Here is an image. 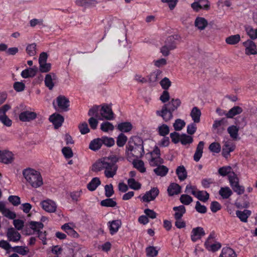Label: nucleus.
Instances as JSON below:
<instances>
[{
  "mask_svg": "<svg viewBox=\"0 0 257 257\" xmlns=\"http://www.w3.org/2000/svg\"><path fill=\"white\" fill-rule=\"evenodd\" d=\"M209 149L212 152L218 153L221 150V146L218 143H212L210 145Z\"/></svg>",
  "mask_w": 257,
  "mask_h": 257,
  "instance_id": "69168bd1",
  "label": "nucleus"
},
{
  "mask_svg": "<svg viewBox=\"0 0 257 257\" xmlns=\"http://www.w3.org/2000/svg\"><path fill=\"white\" fill-rule=\"evenodd\" d=\"M15 160V155L8 150H0V162L5 164H12Z\"/></svg>",
  "mask_w": 257,
  "mask_h": 257,
  "instance_id": "423d86ee",
  "label": "nucleus"
},
{
  "mask_svg": "<svg viewBox=\"0 0 257 257\" xmlns=\"http://www.w3.org/2000/svg\"><path fill=\"white\" fill-rule=\"evenodd\" d=\"M219 257H236L234 250L230 247H223Z\"/></svg>",
  "mask_w": 257,
  "mask_h": 257,
  "instance_id": "f704fd0d",
  "label": "nucleus"
},
{
  "mask_svg": "<svg viewBox=\"0 0 257 257\" xmlns=\"http://www.w3.org/2000/svg\"><path fill=\"white\" fill-rule=\"evenodd\" d=\"M100 204L102 206L113 207L116 205V202L112 199L108 198L102 200Z\"/></svg>",
  "mask_w": 257,
  "mask_h": 257,
  "instance_id": "6e6d98bb",
  "label": "nucleus"
},
{
  "mask_svg": "<svg viewBox=\"0 0 257 257\" xmlns=\"http://www.w3.org/2000/svg\"><path fill=\"white\" fill-rule=\"evenodd\" d=\"M173 210L175 212L174 214L175 219H181L186 212L185 207L183 205L174 207Z\"/></svg>",
  "mask_w": 257,
  "mask_h": 257,
  "instance_id": "7c9ffc66",
  "label": "nucleus"
},
{
  "mask_svg": "<svg viewBox=\"0 0 257 257\" xmlns=\"http://www.w3.org/2000/svg\"><path fill=\"white\" fill-rule=\"evenodd\" d=\"M22 175L29 186L33 188H38L43 184V179L41 173L32 168L28 167L24 169Z\"/></svg>",
  "mask_w": 257,
  "mask_h": 257,
  "instance_id": "7ed1b4c3",
  "label": "nucleus"
},
{
  "mask_svg": "<svg viewBox=\"0 0 257 257\" xmlns=\"http://www.w3.org/2000/svg\"><path fill=\"white\" fill-rule=\"evenodd\" d=\"M156 114L161 116L163 119L167 122L172 119L173 115V112L169 109L167 105H163L161 110H157Z\"/></svg>",
  "mask_w": 257,
  "mask_h": 257,
  "instance_id": "6e6552de",
  "label": "nucleus"
},
{
  "mask_svg": "<svg viewBox=\"0 0 257 257\" xmlns=\"http://www.w3.org/2000/svg\"><path fill=\"white\" fill-rule=\"evenodd\" d=\"M245 31L248 35V36L251 39H255L257 38V35H256V30L255 29H253L252 27L250 26H248L245 28Z\"/></svg>",
  "mask_w": 257,
  "mask_h": 257,
  "instance_id": "e2e57ef3",
  "label": "nucleus"
},
{
  "mask_svg": "<svg viewBox=\"0 0 257 257\" xmlns=\"http://www.w3.org/2000/svg\"><path fill=\"white\" fill-rule=\"evenodd\" d=\"M75 225L72 222L65 223L61 226V229L69 235L73 237H78L79 234L74 230Z\"/></svg>",
  "mask_w": 257,
  "mask_h": 257,
  "instance_id": "dca6fc26",
  "label": "nucleus"
},
{
  "mask_svg": "<svg viewBox=\"0 0 257 257\" xmlns=\"http://www.w3.org/2000/svg\"><path fill=\"white\" fill-rule=\"evenodd\" d=\"M228 180L231 187L239 183V179L234 172H232L228 175Z\"/></svg>",
  "mask_w": 257,
  "mask_h": 257,
  "instance_id": "864d4df0",
  "label": "nucleus"
},
{
  "mask_svg": "<svg viewBox=\"0 0 257 257\" xmlns=\"http://www.w3.org/2000/svg\"><path fill=\"white\" fill-rule=\"evenodd\" d=\"M181 186L176 183L171 184L168 188L167 191L169 196L177 195L181 192Z\"/></svg>",
  "mask_w": 257,
  "mask_h": 257,
  "instance_id": "c85d7f7f",
  "label": "nucleus"
},
{
  "mask_svg": "<svg viewBox=\"0 0 257 257\" xmlns=\"http://www.w3.org/2000/svg\"><path fill=\"white\" fill-rule=\"evenodd\" d=\"M57 79V77L55 73H50L47 74L45 76L44 80L45 86L50 90H52L54 86Z\"/></svg>",
  "mask_w": 257,
  "mask_h": 257,
  "instance_id": "2eb2a0df",
  "label": "nucleus"
},
{
  "mask_svg": "<svg viewBox=\"0 0 257 257\" xmlns=\"http://www.w3.org/2000/svg\"><path fill=\"white\" fill-rule=\"evenodd\" d=\"M56 103L57 108L63 111H67L69 106V101L68 98L63 95H60L56 98Z\"/></svg>",
  "mask_w": 257,
  "mask_h": 257,
  "instance_id": "9d476101",
  "label": "nucleus"
},
{
  "mask_svg": "<svg viewBox=\"0 0 257 257\" xmlns=\"http://www.w3.org/2000/svg\"><path fill=\"white\" fill-rule=\"evenodd\" d=\"M149 163L152 166H159L163 163V160L160 156H153L152 157Z\"/></svg>",
  "mask_w": 257,
  "mask_h": 257,
  "instance_id": "3c124183",
  "label": "nucleus"
},
{
  "mask_svg": "<svg viewBox=\"0 0 257 257\" xmlns=\"http://www.w3.org/2000/svg\"><path fill=\"white\" fill-rule=\"evenodd\" d=\"M154 172L158 176H165L168 172V169L165 166L160 165L154 170Z\"/></svg>",
  "mask_w": 257,
  "mask_h": 257,
  "instance_id": "58836bf2",
  "label": "nucleus"
},
{
  "mask_svg": "<svg viewBox=\"0 0 257 257\" xmlns=\"http://www.w3.org/2000/svg\"><path fill=\"white\" fill-rule=\"evenodd\" d=\"M128 187L135 190H138L141 188V184L137 181L134 178H130L127 180Z\"/></svg>",
  "mask_w": 257,
  "mask_h": 257,
  "instance_id": "37998d69",
  "label": "nucleus"
},
{
  "mask_svg": "<svg viewBox=\"0 0 257 257\" xmlns=\"http://www.w3.org/2000/svg\"><path fill=\"white\" fill-rule=\"evenodd\" d=\"M243 45L245 47V53L246 54L249 55L257 54V49L255 44L251 40H247L243 42Z\"/></svg>",
  "mask_w": 257,
  "mask_h": 257,
  "instance_id": "f8f14e48",
  "label": "nucleus"
},
{
  "mask_svg": "<svg viewBox=\"0 0 257 257\" xmlns=\"http://www.w3.org/2000/svg\"><path fill=\"white\" fill-rule=\"evenodd\" d=\"M26 52L31 56H35L37 53L36 44L32 43L28 45L26 48Z\"/></svg>",
  "mask_w": 257,
  "mask_h": 257,
  "instance_id": "5fc2aeb1",
  "label": "nucleus"
},
{
  "mask_svg": "<svg viewBox=\"0 0 257 257\" xmlns=\"http://www.w3.org/2000/svg\"><path fill=\"white\" fill-rule=\"evenodd\" d=\"M194 25L198 30H204L208 26V21L203 17H197L195 20Z\"/></svg>",
  "mask_w": 257,
  "mask_h": 257,
  "instance_id": "412c9836",
  "label": "nucleus"
},
{
  "mask_svg": "<svg viewBox=\"0 0 257 257\" xmlns=\"http://www.w3.org/2000/svg\"><path fill=\"white\" fill-rule=\"evenodd\" d=\"M62 153L66 159H70L73 156L72 149L69 147H64L62 149Z\"/></svg>",
  "mask_w": 257,
  "mask_h": 257,
  "instance_id": "680f3d73",
  "label": "nucleus"
},
{
  "mask_svg": "<svg viewBox=\"0 0 257 257\" xmlns=\"http://www.w3.org/2000/svg\"><path fill=\"white\" fill-rule=\"evenodd\" d=\"M180 200L182 204L188 205L193 201V198L187 194H183L180 196Z\"/></svg>",
  "mask_w": 257,
  "mask_h": 257,
  "instance_id": "13d9d810",
  "label": "nucleus"
},
{
  "mask_svg": "<svg viewBox=\"0 0 257 257\" xmlns=\"http://www.w3.org/2000/svg\"><path fill=\"white\" fill-rule=\"evenodd\" d=\"M100 114L102 118L99 119H106L107 120H112L114 118V113L110 106L105 105H103L100 110Z\"/></svg>",
  "mask_w": 257,
  "mask_h": 257,
  "instance_id": "9b49d317",
  "label": "nucleus"
},
{
  "mask_svg": "<svg viewBox=\"0 0 257 257\" xmlns=\"http://www.w3.org/2000/svg\"><path fill=\"white\" fill-rule=\"evenodd\" d=\"M38 71L36 66L26 69L21 72V76L24 78L34 77Z\"/></svg>",
  "mask_w": 257,
  "mask_h": 257,
  "instance_id": "b1692460",
  "label": "nucleus"
},
{
  "mask_svg": "<svg viewBox=\"0 0 257 257\" xmlns=\"http://www.w3.org/2000/svg\"><path fill=\"white\" fill-rule=\"evenodd\" d=\"M238 131V127L233 125L230 126L227 128V132L229 134L230 137L234 140L237 138Z\"/></svg>",
  "mask_w": 257,
  "mask_h": 257,
  "instance_id": "a19ab883",
  "label": "nucleus"
},
{
  "mask_svg": "<svg viewBox=\"0 0 257 257\" xmlns=\"http://www.w3.org/2000/svg\"><path fill=\"white\" fill-rule=\"evenodd\" d=\"M100 129L104 132L108 133L114 130V126L111 123L108 121H105L101 124Z\"/></svg>",
  "mask_w": 257,
  "mask_h": 257,
  "instance_id": "09e8293b",
  "label": "nucleus"
},
{
  "mask_svg": "<svg viewBox=\"0 0 257 257\" xmlns=\"http://www.w3.org/2000/svg\"><path fill=\"white\" fill-rule=\"evenodd\" d=\"M120 158L116 155H110L97 161L93 165L92 170L98 172L104 169V174L107 178H112L116 173L117 166L116 163Z\"/></svg>",
  "mask_w": 257,
  "mask_h": 257,
  "instance_id": "f257e3e1",
  "label": "nucleus"
},
{
  "mask_svg": "<svg viewBox=\"0 0 257 257\" xmlns=\"http://www.w3.org/2000/svg\"><path fill=\"white\" fill-rule=\"evenodd\" d=\"M7 236L10 241L15 242L19 241L21 237L20 233L14 228H10L8 229Z\"/></svg>",
  "mask_w": 257,
  "mask_h": 257,
  "instance_id": "f3484780",
  "label": "nucleus"
},
{
  "mask_svg": "<svg viewBox=\"0 0 257 257\" xmlns=\"http://www.w3.org/2000/svg\"><path fill=\"white\" fill-rule=\"evenodd\" d=\"M200 201L206 202L209 199V195L206 191H198L194 195Z\"/></svg>",
  "mask_w": 257,
  "mask_h": 257,
  "instance_id": "ea45409f",
  "label": "nucleus"
},
{
  "mask_svg": "<svg viewBox=\"0 0 257 257\" xmlns=\"http://www.w3.org/2000/svg\"><path fill=\"white\" fill-rule=\"evenodd\" d=\"M251 212L249 210L244 209L242 211L237 210L236 211V216L243 222H247L248 217L251 215Z\"/></svg>",
  "mask_w": 257,
  "mask_h": 257,
  "instance_id": "aec40b11",
  "label": "nucleus"
},
{
  "mask_svg": "<svg viewBox=\"0 0 257 257\" xmlns=\"http://www.w3.org/2000/svg\"><path fill=\"white\" fill-rule=\"evenodd\" d=\"M193 138L186 134L181 135L180 142L183 145H189L193 142Z\"/></svg>",
  "mask_w": 257,
  "mask_h": 257,
  "instance_id": "603ef678",
  "label": "nucleus"
},
{
  "mask_svg": "<svg viewBox=\"0 0 257 257\" xmlns=\"http://www.w3.org/2000/svg\"><path fill=\"white\" fill-rule=\"evenodd\" d=\"M100 181L97 177L93 178L91 181L88 184L87 188L89 190L93 191L95 190L97 187L100 185Z\"/></svg>",
  "mask_w": 257,
  "mask_h": 257,
  "instance_id": "4c0bfd02",
  "label": "nucleus"
},
{
  "mask_svg": "<svg viewBox=\"0 0 257 257\" xmlns=\"http://www.w3.org/2000/svg\"><path fill=\"white\" fill-rule=\"evenodd\" d=\"M159 134L162 136H165L169 133V127L165 124L159 125L157 128Z\"/></svg>",
  "mask_w": 257,
  "mask_h": 257,
  "instance_id": "de8ad7c7",
  "label": "nucleus"
},
{
  "mask_svg": "<svg viewBox=\"0 0 257 257\" xmlns=\"http://www.w3.org/2000/svg\"><path fill=\"white\" fill-rule=\"evenodd\" d=\"M144 153L143 141L139 138H136L133 142L130 141L125 147V155L130 162L135 158L142 157Z\"/></svg>",
  "mask_w": 257,
  "mask_h": 257,
  "instance_id": "f03ea898",
  "label": "nucleus"
},
{
  "mask_svg": "<svg viewBox=\"0 0 257 257\" xmlns=\"http://www.w3.org/2000/svg\"><path fill=\"white\" fill-rule=\"evenodd\" d=\"M51 68V64L49 63H47V62L39 63V70L42 73H46L49 72Z\"/></svg>",
  "mask_w": 257,
  "mask_h": 257,
  "instance_id": "bf43d9fd",
  "label": "nucleus"
},
{
  "mask_svg": "<svg viewBox=\"0 0 257 257\" xmlns=\"http://www.w3.org/2000/svg\"><path fill=\"white\" fill-rule=\"evenodd\" d=\"M102 142L101 138L94 139L90 143L89 148L93 151H97L101 148Z\"/></svg>",
  "mask_w": 257,
  "mask_h": 257,
  "instance_id": "473e14b6",
  "label": "nucleus"
},
{
  "mask_svg": "<svg viewBox=\"0 0 257 257\" xmlns=\"http://www.w3.org/2000/svg\"><path fill=\"white\" fill-rule=\"evenodd\" d=\"M232 168L230 166H224L219 169L218 173L222 176H225L231 173Z\"/></svg>",
  "mask_w": 257,
  "mask_h": 257,
  "instance_id": "052dcab7",
  "label": "nucleus"
},
{
  "mask_svg": "<svg viewBox=\"0 0 257 257\" xmlns=\"http://www.w3.org/2000/svg\"><path fill=\"white\" fill-rule=\"evenodd\" d=\"M235 149V146L230 141L225 142L222 149V155L225 157L227 158L229 155L230 152L234 151Z\"/></svg>",
  "mask_w": 257,
  "mask_h": 257,
  "instance_id": "4be33fe9",
  "label": "nucleus"
},
{
  "mask_svg": "<svg viewBox=\"0 0 257 257\" xmlns=\"http://www.w3.org/2000/svg\"><path fill=\"white\" fill-rule=\"evenodd\" d=\"M205 235L203 228L201 227L193 228L191 232V238L192 241L195 242Z\"/></svg>",
  "mask_w": 257,
  "mask_h": 257,
  "instance_id": "ddd939ff",
  "label": "nucleus"
},
{
  "mask_svg": "<svg viewBox=\"0 0 257 257\" xmlns=\"http://www.w3.org/2000/svg\"><path fill=\"white\" fill-rule=\"evenodd\" d=\"M159 190L156 187L152 188L150 191H147L141 198L143 202H149L154 200L159 195Z\"/></svg>",
  "mask_w": 257,
  "mask_h": 257,
  "instance_id": "1a4fd4ad",
  "label": "nucleus"
},
{
  "mask_svg": "<svg viewBox=\"0 0 257 257\" xmlns=\"http://www.w3.org/2000/svg\"><path fill=\"white\" fill-rule=\"evenodd\" d=\"M29 226L31 229L33 230V233H27V235H30L32 234L38 233L40 232V230L44 227V225L40 222L36 221H31L29 223Z\"/></svg>",
  "mask_w": 257,
  "mask_h": 257,
  "instance_id": "a878e982",
  "label": "nucleus"
},
{
  "mask_svg": "<svg viewBox=\"0 0 257 257\" xmlns=\"http://www.w3.org/2000/svg\"><path fill=\"white\" fill-rule=\"evenodd\" d=\"M185 122L180 118L177 119L173 124V126L175 131H179L185 126Z\"/></svg>",
  "mask_w": 257,
  "mask_h": 257,
  "instance_id": "8fccbe9b",
  "label": "nucleus"
},
{
  "mask_svg": "<svg viewBox=\"0 0 257 257\" xmlns=\"http://www.w3.org/2000/svg\"><path fill=\"white\" fill-rule=\"evenodd\" d=\"M133 167L142 173L146 171L144 162L138 158L132 160Z\"/></svg>",
  "mask_w": 257,
  "mask_h": 257,
  "instance_id": "393cba45",
  "label": "nucleus"
},
{
  "mask_svg": "<svg viewBox=\"0 0 257 257\" xmlns=\"http://www.w3.org/2000/svg\"><path fill=\"white\" fill-rule=\"evenodd\" d=\"M176 173L180 181L185 180L187 177V173L186 169L183 166H180L177 167Z\"/></svg>",
  "mask_w": 257,
  "mask_h": 257,
  "instance_id": "2f4dec72",
  "label": "nucleus"
},
{
  "mask_svg": "<svg viewBox=\"0 0 257 257\" xmlns=\"http://www.w3.org/2000/svg\"><path fill=\"white\" fill-rule=\"evenodd\" d=\"M201 114L200 110L197 107H194L192 108L190 115L194 122L198 123L200 122Z\"/></svg>",
  "mask_w": 257,
  "mask_h": 257,
  "instance_id": "72a5a7b5",
  "label": "nucleus"
},
{
  "mask_svg": "<svg viewBox=\"0 0 257 257\" xmlns=\"http://www.w3.org/2000/svg\"><path fill=\"white\" fill-rule=\"evenodd\" d=\"M181 104V100L178 99H172L168 103L164 104L167 105L169 109L173 112L176 110Z\"/></svg>",
  "mask_w": 257,
  "mask_h": 257,
  "instance_id": "c756f323",
  "label": "nucleus"
},
{
  "mask_svg": "<svg viewBox=\"0 0 257 257\" xmlns=\"http://www.w3.org/2000/svg\"><path fill=\"white\" fill-rule=\"evenodd\" d=\"M159 248L154 246H149L146 248V255L148 257H156L158 254Z\"/></svg>",
  "mask_w": 257,
  "mask_h": 257,
  "instance_id": "c9c22d12",
  "label": "nucleus"
},
{
  "mask_svg": "<svg viewBox=\"0 0 257 257\" xmlns=\"http://www.w3.org/2000/svg\"><path fill=\"white\" fill-rule=\"evenodd\" d=\"M77 5L83 7H88L96 5L97 2L95 0H76Z\"/></svg>",
  "mask_w": 257,
  "mask_h": 257,
  "instance_id": "a18cd8bd",
  "label": "nucleus"
},
{
  "mask_svg": "<svg viewBox=\"0 0 257 257\" xmlns=\"http://www.w3.org/2000/svg\"><path fill=\"white\" fill-rule=\"evenodd\" d=\"M102 143L105 146L110 147L114 145L115 141L112 138L103 137L101 138Z\"/></svg>",
  "mask_w": 257,
  "mask_h": 257,
  "instance_id": "4d7b16f0",
  "label": "nucleus"
},
{
  "mask_svg": "<svg viewBox=\"0 0 257 257\" xmlns=\"http://www.w3.org/2000/svg\"><path fill=\"white\" fill-rule=\"evenodd\" d=\"M204 145V143L203 141H200L198 143L193 157L195 161L198 162L201 158L203 154Z\"/></svg>",
  "mask_w": 257,
  "mask_h": 257,
  "instance_id": "cd10ccee",
  "label": "nucleus"
},
{
  "mask_svg": "<svg viewBox=\"0 0 257 257\" xmlns=\"http://www.w3.org/2000/svg\"><path fill=\"white\" fill-rule=\"evenodd\" d=\"M116 127L118 130L122 133H128L133 129L132 124L127 121L119 123Z\"/></svg>",
  "mask_w": 257,
  "mask_h": 257,
  "instance_id": "bb28decb",
  "label": "nucleus"
},
{
  "mask_svg": "<svg viewBox=\"0 0 257 257\" xmlns=\"http://www.w3.org/2000/svg\"><path fill=\"white\" fill-rule=\"evenodd\" d=\"M8 200L14 206H18L21 204L20 198L18 196H10Z\"/></svg>",
  "mask_w": 257,
  "mask_h": 257,
  "instance_id": "774afa93",
  "label": "nucleus"
},
{
  "mask_svg": "<svg viewBox=\"0 0 257 257\" xmlns=\"http://www.w3.org/2000/svg\"><path fill=\"white\" fill-rule=\"evenodd\" d=\"M108 224L110 233L112 235L118 231L121 226V222L119 220H115L109 221Z\"/></svg>",
  "mask_w": 257,
  "mask_h": 257,
  "instance_id": "5701e85b",
  "label": "nucleus"
},
{
  "mask_svg": "<svg viewBox=\"0 0 257 257\" xmlns=\"http://www.w3.org/2000/svg\"><path fill=\"white\" fill-rule=\"evenodd\" d=\"M49 120L53 123L55 127L57 128L62 125L64 118L59 114L54 113L50 116Z\"/></svg>",
  "mask_w": 257,
  "mask_h": 257,
  "instance_id": "6ab92c4d",
  "label": "nucleus"
},
{
  "mask_svg": "<svg viewBox=\"0 0 257 257\" xmlns=\"http://www.w3.org/2000/svg\"><path fill=\"white\" fill-rule=\"evenodd\" d=\"M219 194L223 199H227L232 194V192L228 187H221L219 191Z\"/></svg>",
  "mask_w": 257,
  "mask_h": 257,
  "instance_id": "e433bc0d",
  "label": "nucleus"
},
{
  "mask_svg": "<svg viewBox=\"0 0 257 257\" xmlns=\"http://www.w3.org/2000/svg\"><path fill=\"white\" fill-rule=\"evenodd\" d=\"M216 111L220 116L225 115L228 118H232L235 115L241 113L242 109L240 107L236 106L231 108L227 112L220 113L219 112V109H217Z\"/></svg>",
  "mask_w": 257,
  "mask_h": 257,
  "instance_id": "a211bd4d",
  "label": "nucleus"
},
{
  "mask_svg": "<svg viewBox=\"0 0 257 257\" xmlns=\"http://www.w3.org/2000/svg\"><path fill=\"white\" fill-rule=\"evenodd\" d=\"M78 128L81 134L84 135L89 132V128L86 122H83L78 125Z\"/></svg>",
  "mask_w": 257,
  "mask_h": 257,
  "instance_id": "0e129e2a",
  "label": "nucleus"
},
{
  "mask_svg": "<svg viewBox=\"0 0 257 257\" xmlns=\"http://www.w3.org/2000/svg\"><path fill=\"white\" fill-rule=\"evenodd\" d=\"M40 205L43 209L49 213L55 212L57 207L56 203L49 199L42 201Z\"/></svg>",
  "mask_w": 257,
  "mask_h": 257,
  "instance_id": "0eeeda50",
  "label": "nucleus"
},
{
  "mask_svg": "<svg viewBox=\"0 0 257 257\" xmlns=\"http://www.w3.org/2000/svg\"><path fill=\"white\" fill-rule=\"evenodd\" d=\"M127 140V137L123 133L120 134L116 139V145L119 147H122L124 146Z\"/></svg>",
  "mask_w": 257,
  "mask_h": 257,
  "instance_id": "c03bdc74",
  "label": "nucleus"
},
{
  "mask_svg": "<svg viewBox=\"0 0 257 257\" xmlns=\"http://www.w3.org/2000/svg\"><path fill=\"white\" fill-rule=\"evenodd\" d=\"M180 39L178 35H172L168 37L165 41V44L160 49L162 55L167 56L170 54V51L177 48V42Z\"/></svg>",
  "mask_w": 257,
  "mask_h": 257,
  "instance_id": "20e7f679",
  "label": "nucleus"
},
{
  "mask_svg": "<svg viewBox=\"0 0 257 257\" xmlns=\"http://www.w3.org/2000/svg\"><path fill=\"white\" fill-rule=\"evenodd\" d=\"M240 40V35L238 34L231 35L225 39V42L229 45H235L238 43Z\"/></svg>",
  "mask_w": 257,
  "mask_h": 257,
  "instance_id": "79ce46f5",
  "label": "nucleus"
},
{
  "mask_svg": "<svg viewBox=\"0 0 257 257\" xmlns=\"http://www.w3.org/2000/svg\"><path fill=\"white\" fill-rule=\"evenodd\" d=\"M37 116V114L33 111L26 110L22 112L19 114V119L23 122L30 121L34 119Z\"/></svg>",
  "mask_w": 257,
  "mask_h": 257,
  "instance_id": "4468645a",
  "label": "nucleus"
},
{
  "mask_svg": "<svg viewBox=\"0 0 257 257\" xmlns=\"http://www.w3.org/2000/svg\"><path fill=\"white\" fill-rule=\"evenodd\" d=\"M13 250L22 255H26L29 251L28 248L24 246H16L13 248Z\"/></svg>",
  "mask_w": 257,
  "mask_h": 257,
  "instance_id": "49530a36",
  "label": "nucleus"
},
{
  "mask_svg": "<svg viewBox=\"0 0 257 257\" xmlns=\"http://www.w3.org/2000/svg\"><path fill=\"white\" fill-rule=\"evenodd\" d=\"M215 234L214 232H212L205 242L204 245L208 250L214 252L220 248L221 244L215 241Z\"/></svg>",
  "mask_w": 257,
  "mask_h": 257,
  "instance_id": "39448f33",
  "label": "nucleus"
},
{
  "mask_svg": "<svg viewBox=\"0 0 257 257\" xmlns=\"http://www.w3.org/2000/svg\"><path fill=\"white\" fill-rule=\"evenodd\" d=\"M162 88L167 90L171 86V82L167 77L164 78L160 82Z\"/></svg>",
  "mask_w": 257,
  "mask_h": 257,
  "instance_id": "338daca9",
  "label": "nucleus"
}]
</instances>
